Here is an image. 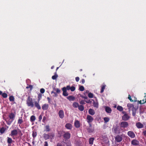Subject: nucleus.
Wrapping results in <instances>:
<instances>
[{
    "mask_svg": "<svg viewBox=\"0 0 146 146\" xmlns=\"http://www.w3.org/2000/svg\"><path fill=\"white\" fill-rule=\"evenodd\" d=\"M27 105L29 107L30 106L32 108H33L34 106V105L32 99L29 97H28V99L27 100Z\"/></svg>",
    "mask_w": 146,
    "mask_h": 146,
    "instance_id": "1",
    "label": "nucleus"
},
{
    "mask_svg": "<svg viewBox=\"0 0 146 146\" xmlns=\"http://www.w3.org/2000/svg\"><path fill=\"white\" fill-rule=\"evenodd\" d=\"M53 90L56 91V92H55L53 95V96L55 97H56L58 96V94L60 93V90L58 88H53Z\"/></svg>",
    "mask_w": 146,
    "mask_h": 146,
    "instance_id": "2",
    "label": "nucleus"
},
{
    "mask_svg": "<svg viewBox=\"0 0 146 146\" xmlns=\"http://www.w3.org/2000/svg\"><path fill=\"white\" fill-rule=\"evenodd\" d=\"M122 137L121 135H118L115 138V142H119L122 141Z\"/></svg>",
    "mask_w": 146,
    "mask_h": 146,
    "instance_id": "3",
    "label": "nucleus"
},
{
    "mask_svg": "<svg viewBox=\"0 0 146 146\" xmlns=\"http://www.w3.org/2000/svg\"><path fill=\"white\" fill-rule=\"evenodd\" d=\"M112 130L115 133L118 134L120 133V131L118 127H113Z\"/></svg>",
    "mask_w": 146,
    "mask_h": 146,
    "instance_id": "4",
    "label": "nucleus"
},
{
    "mask_svg": "<svg viewBox=\"0 0 146 146\" xmlns=\"http://www.w3.org/2000/svg\"><path fill=\"white\" fill-rule=\"evenodd\" d=\"M65 88H66V90H70L72 92L74 91L75 90V88L74 86L70 87V85L67 86L66 87H65Z\"/></svg>",
    "mask_w": 146,
    "mask_h": 146,
    "instance_id": "5",
    "label": "nucleus"
},
{
    "mask_svg": "<svg viewBox=\"0 0 146 146\" xmlns=\"http://www.w3.org/2000/svg\"><path fill=\"white\" fill-rule=\"evenodd\" d=\"M86 120L87 122L89 123H91L92 122L93 120V118L90 115H87Z\"/></svg>",
    "mask_w": 146,
    "mask_h": 146,
    "instance_id": "6",
    "label": "nucleus"
},
{
    "mask_svg": "<svg viewBox=\"0 0 146 146\" xmlns=\"http://www.w3.org/2000/svg\"><path fill=\"white\" fill-rule=\"evenodd\" d=\"M120 125L121 127L123 128H125L128 126V123L127 122L123 121L121 123Z\"/></svg>",
    "mask_w": 146,
    "mask_h": 146,
    "instance_id": "7",
    "label": "nucleus"
},
{
    "mask_svg": "<svg viewBox=\"0 0 146 146\" xmlns=\"http://www.w3.org/2000/svg\"><path fill=\"white\" fill-rule=\"evenodd\" d=\"M58 115L59 117L61 118L62 119L64 117V113L63 111L62 110H61L59 111L58 112Z\"/></svg>",
    "mask_w": 146,
    "mask_h": 146,
    "instance_id": "8",
    "label": "nucleus"
},
{
    "mask_svg": "<svg viewBox=\"0 0 146 146\" xmlns=\"http://www.w3.org/2000/svg\"><path fill=\"white\" fill-rule=\"evenodd\" d=\"M62 90L63 92L62 95L63 96H67L68 95V93L67 92V90H66V88L65 87H63L62 88Z\"/></svg>",
    "mask_w": 146,
    "mask_h": 146,
    "instance_id": "9",
    "label": "nucleus"
},
{
    "mask_svg": "<svg viewBox=\"0 0 146 146\" xmlns=\"http://www.w3.org/2000/svg\"><path fill=\"white\" fill-rule=\"evenodd\" d=\"M127 106L128 107L129 111H133V110L135 109L134 108L133 105L132 104H127Z\"/></svg>",
    "mask_w": 146,
    "mask_h": 146,
    "instance_id": "10",
    "label": "nucleus"
},
{
    "mask_svg": "<svg viewBox=\"0 0 146 146\" xmlns=\"http://www.w3.org/2000/svg\"><path fill=\"white\" fill-rule=\"evenodd\" d=\"M128 135L132 138H134L135 137L134 133L132 131H129L127 132Z\"/></svg>",
    "mask_w": 146,
    "mask_h": 146,
    "instance_id": "11",
    "label": "nucleus"
},
{
    "mask_svg": "<svg viewBox=\"0 0 146 146\" xmlns=\"http://www.w3.org/2000/svg\"><path fill=\"white\" fill-rule=\"evenodd\" d=\"M39 100H38V102L35 101L34 102L36 108L40 110L41 109V107L39 104Z\"/></svg>",
    "mask_w": 146,
    "mask_h": 146,
    "instance_id": "12",
    "label": "nucleus"
},
{
    "mask_svg": "<svg viewBox=\"0 0 146 146\" xmlns=\"http://www.w3.org/2000/svg\"><path fill=\"white\" fill-rule=\"evenodd\" d=\"M15 113H11L9 114V117L10 119L12 120V121L13 120L14 118L15 117Z\"/></svg>",
    "mask_w": 146,
    "mask_h": 146,
    "instance_id": "13",
    "label": "nucleus"
},
{
    "mask_svg": "<svg viewBox=\"0 0 146 146\" xmlns=\"http://www.w3.org/2000/svg\"><path fill=\"white\" fill-rule=\"evenodd\" d=\"M129 118V116L126 113H125L122 117V119L123 120L127 121L128 120Z\"/></svg>",
    "mask_w": 146,
    "mask_h": 146,
    "instance_id": "14",
    "label": "nucleus"
},
{
    "mask_svg": "<svg viewBox=\"0 0 146 146\" xmlns=\"http://www.w3.org/2000/svg\"><path fill=\"white\" fill-rule=\"evenodd\" d=\"M18 131L16 129H14L11 131V134L10 135L11 136H15L17 134Z\"/></svg>",
    "mask_w": 146,
    "mask_h": 146,
    "instance_id": "15",
    "label": "nucleus"
},
{
    "mask_svg": "<svg viewBox=\"0 0 146 146\" xmlns=\"http://www.w3.org/2000/svg\"><path fill=\"white\" fill-rule=\"evenodd\" d=\"M131 144L133 145H136L139 144V142L136 140L133 139L132 141Z\"/></svg>",
    "mask_w": 146,
    "mask_h": 146,
    "instance_id": "16",
    "label": "nucleus"
},
{
    "mask_svg": "<svg viewBox=\"0 0 146 146\" xmlns=\"http://www.w3.org/2000/svg\"><path fill=\"white\" fill-rule=\"evenodd\" d=\"M8 128V127H2L0 129V132L2 134Z\"/></svg>",
    "mask_w": 146,
    "mask_h": 146,
    "instance_id": "17",
    "label": "nucleus"
},
{
    "mask_svg": "<svg viewBox=\"0 0 146 146\" xmlns=\"http://www.w3.org/2000/svg\"><path fill=\"white\" fill-rule=\"evenodd\" d=\"M70 134L68 132H66L64 135V137L65 139H68L70 137Z\"/></svg>",
    "mask_w": 146,
    "mask_h": 146,
    "instance_id": "18",
    "label": "nucleus"
},
{
    "mask_svg": "<svg viewBox=\"0 0 146 146\" xmlns=\"http://www.w3.org/2000/svg\"><path fill=\"white\" fill-rule=\"evenodd\" d=\"M48 107L49 106L48 104H45L42 106V110H47L48 108Z\"/></svg>",
    "mask_w": 146,
    "mask_h": 146,
    "instance_id": "19",
    "label": "nucleus"
},
{
    "mask_svg": "<svg viewBox=\"0 0 146 146\" xmlns=\"http://www.w3.org/2000/svg\"><path fill=\"white\" fill-rule=\"evenodd\" d=\"M74 125L76 128L79 127L80 126L79 121L78 120H76L74 122Z\"/></svg>",
    "mask_w": 146,
    "mask_h": 146,
    "instance_id": "20",
    "label": "nucleus"
},
{
    "mask_svg": "<svg viewBox=\"0 0 146 146\" xmlns=\"http://www.w3.org/2000/svg\"><path fill=\"white\" fill-rule=\"evenodd\" d=\"M137 127L138 128H141L143 127V125L140 122H138L136 124Z\"/></svg>",
    "mask_w": 146,
    "mask_h": 146,
    "instance_id": "21",
    "label": "nucleus"
},
{
    "mask_svg": "<svg viewBox=\"0 0 146 146\" xmlns=\"http://www.w3.org/2000/svg\"><path fill=\"white\" fill-rule=\"evenodd\" d=\"M65 127L67 129L70 130L72 128V125L71 124L68 123L66 124Z\"/></svg>",
    "mask_w": 146,
    "mask_h": 146,
    "instance_id": "22",
    "label": "nucleus"
},
{
    "mask_svg": "<svg viewBox=\"0 0 146 146\" xmlns=\"http://www.w3.org/2000/svg\"><path fill=\"white\" fill-rule=\"evenodd\" d=\"M88 113L90 114L91 115H94L95 113L94 110L91 109H90L89 110Z\"/></svg>",
    "mask_w": 146,
    "mask_h": 146,
    "instance_id": "23",
    "label": "nucleus"
},
{
    "mask_svg": "<svg viewBox=\"0 0 146 146\" xmlns=\"http://www.w3.org/2000/svg\"><path fill=\"white\" fill-rule=\"evenodd\" d=\"M67 99L70 101H73L74 100L75 98L72 96H70L67 97Z\"/></svg>",
    "mask_w": 146,
    "mask_h": 146,
    "instance_id": "24",
    "label": "nucleus"
},
{
    "mask_svg": "<svg viewBox=\"0 0 146 146\" xmlns=\"http://www.w3.org/2000/svg\"><path fill=\"white\" fill-rule=\"evenodd\" d=\"M105 110L106 112L109 113H110L111 111V109L109 107H106Z\"/></svg>",
    "mask_w": 146,
    "mask_h": 146,
    "instance_id": "25",
    "label": "nucleus"
},
{
    "mask_svg": "<svg viewBox=\"0 0 146 146\" xmlns=\"http://www.w3.org/2000/svg\"><path fill=\"white\" fill-rule=\"evenodd\" d=\"M23 122L22 117H19L18 121V124L20 125Z\"/></svg>",
    "mask_w": 146,
    "mask_h": 146,
    "instance_id": "26",
    "label": "nucleus"
},
{
    "mask_svg": "<svg viewBox=\"0 0 146 146\" xmlns=\"http://www.w3.org/2000/svg\"><path fill=\"white\" fill-rule=\"evenodd\" d=\"M79 110L80 111H83L84 109V107L82 105H79L78 107Z\"/></svg>",
    "mask_w": 146,
    "mask_h": 146,
    "instance_id": "27",
    "label": "nucleus"
},
{
    "mask_svg": "<svg viewBox=\"0 0 146 146\" xmlns=\"http://www.w3.org/2000/svg\"><path fill=\"white\" fill-rule=\"evenodd\" d=\"M35 117L34 115H32L30 118V120L32 122H34L35 120Z\"/></svg>",
    "mask_w": 146,
    "mask_h": 146,
    "instance_id": "28",
    "label": "nucleus"
},
{
    "mask_svg": "<svg viewBox=\"0 0 146 146\" xmlns=\"http://www.w3.org/2000/svg\"><path fill=\"white\" fill-rule=\"evenodd\" d=\"M79 105L78 103L76 102H74L73 103V107L75 108H76L78 107Z\"/></svg>",
    "mask_w": 146,
    "mask_h": 146,
    "instance_id": "29",
    "label": "nucleus"
},
{
    "mask_svg": "<svg viewBox=\"0 0 146 146\" xmlns=\"http://www.w3.org/2000/svg\"><path fill=\"white\" fill-rule=\"evenodd\" d=\"M104 120L105 123H107L110 120V118L108 117H105L104 118Z\"/></svg>",
    "mask_w": 146,
    "mask_h": 146,
    "instance_id": "30",
    "label": "nucleus"
},
{
    "mask_svg": "<svg viewBox=\"0 0 146 146\" xmlns=\"http://www.w3.org/2000/svg\"><path fill=\"white\" fill-rule=\"evenodd\" d=\"M58 76L56 72L55 74V75L52 76V78L53 80H56L58 77Z\"/></svg>",
    "mask_w": 146,
    "mask_h": 146,
    "instance_id": "31",
    "label": "nucleus"
},
{
    "mask_svg": "<svg viewBox=\"0 0 146 146\" xmlns=\"http://www.w3.org/2000/svg\"><path fill=\"white\" fill-rule=\"evenodd\" d=\"M12 141L13 140L11 138L9 137H7V142L8 143L11 144L12 143Z\"/></svg>",
    "mask_w": 146,
    "mask_h": 146,
    "instance_id": "32",
    "label": "nucleus"
},
{
    "mask_svg": "<svg viewBox=\"0 0 146 146\" xmlns=\"http://www.w3.org/2000/svg\"><path fill=\"white\" fill-rule=\"evenodd\" d=\"M106 86V85L104 84L102 85V86L101 90L100 91V92L101 93H102V92H104V90L105 89Z\"/></svg>",
    "mask_w": 146,
    "mask_h": 146,
    "instance_id": "33",
    "label": "nucleus"
},
{
    "mask_svg": "<svg viewBox=\"0 0 146 146\" xmlns=\"http://www.w3.org/2000/svg\"><path fill=\"white\" fill-rule=\"evenodd\" d=\"M94 139L93 138H90L89 139V143L90 144H93V142L94 140Z\"/></svg>",
    "mask_w": 146,
    "mask_h": 146,
    "instance_id": "34",
    "label": "nucleus"
},
{
    "mask_svg": "<svg viewBox=\"0 0 146 146\" xmlns=\"http://www.w3.org/2000/svg\"><path fill=\"white\" fill-rule=\"evenodd\" d=\"M138 102L139 104H143L146 102V100H145L143 99L142 100L138 101Z\"/></svg>",
    "mask_w": 146,
    "mask_h": 146,
    "instance_id": "35",
    "label": "nucleus"
},
{
    "mask_svg": "<svg viewBox=\"0 0 146 146\" xmlns=\"http://www.w3.org/2000/svg\"><path fill=\"white\" fill-rule=\"evenodd\" d=\"M117 109L120 111H122L123 110V108L121 106H119L117 107Z\"/></svg>",
    "mask_w": 146,
    "mask_h": 146,
    "instance_id": "36",
    "label": "nucleus"
},
{
    "mask_svg": "<svg viewBox=\"0 0 146 146\" xmlns=\"http://www.w3.org/2000/svg\"><path fill=\"white\" fill-rule=\"evenodd\" d=\"M14 98L13 96H11L9 98V100L11 102H14Z\"/></svg>",
    "mask_w": 146,
    "mask_h": 146,
    "instance_id": "37",
    "label": "nucleus"
},
{
    "mask_svg": "<svg viewBox=\"0 0 146 146\" xmlns=\"http://www.w3.org/2000/svg\"><path fill=\"white\" fill-rule=\"evenodd\" d=\"M65 143L66 145L67 146H70L71 145V142L69 141H66Z\"/></svg>",
    "mask_w": 146,
    "mask_h": 146,
    "instance_id": "38",
    "label": "nucleus"
},
{
    "mask_svg": "<svg viewBox=\"0 0 146 146\" xmlns=\"http://www.w3.org/2000/svg\"><path fill=\"white\" fill-rule=\"evenodd\" d=\"M37 135V133L36 131H33L32 134L33 137L35 138Z\"/></svg>",
    "mask_w": 146,
    "mask_h": 146,
    "instance_id": "39",
    "label": "nucleus"
},
{
    "mask_svg": "<svg viewBox=\"0 0 146 146\" xmlns=\"http://www.w3.org/2000/svg\"><path fill=\"white\" fill-rule=\"evenodd\" d=\"M46 131H49L50 129L49 125H47L45 126Z\"/></svg>",
    "mask_w": 146,
    "mask_h": 146,
    "instance_id": "40",
    "label": "nucleus"
},
{
    "mask_svg": "<svg viewBox=\"0 0 146 146\" xmlns=\"http://www.w3.org/2000/svg\"><path fill=\"white\" fill-rule=\"evenodd\" d=\"M4 98H7V94L5 93H3L2 95Z\"/></svg>",
    "mask_w": 146,
    "mask_h": 146,
    "instance_id": "41",
    "label": "nucleus"
},
{
    "mask_svg": "<svg viewBox=\"0 0 146 146\" xmlns=\"http://www.w3.org/2000/svg\"><path fill=\"white\" fill-rule=\"evenodd\" d=\"M88 96L89 98H92L93 97V94L91 93H89Z\"/></svg>",
    "mask_w": 146,
    "mask_h": 146,
    "instance_id": "42",
    "label": "nucleus"
},
{
    "mask_svg": "<svg viewBox=\"0 0 146 146\" xmlns=\"http://www.w3.org/2000/svg\"><path fill=\"white\" fill-rule=\"evenodd\" d=\"M79 90L81 91H83L84 90V87L83 86H81L79 88Z\"/></svg>",
    "mask_w": 146,
    "mask_h": 146,
    "instance_id": "43",
    "label": "nucleus"
},
{
    "mask_svg": "<svg viewBox=\"0 0 146 146\" xmlns=\"http://www.w3.org/2000/svg\"><path fill=\"white\" fill-rule=\"evenodd\" d=\"M44 137L45 139H47L49 138V135L46 134L44 135Z\"/></svg>",
    "mask_w": 146,
    "mask_h": 146,
    "instance_id": "44",
    "label": "nucleus"
},
{
    "mask_svg": "<svg viewBox=\"0 0 146 146\" xmlns=\"http://www.w3.org/2000/svg\"><path fill=\"white\" fill-rule=\"evenodd\" d=\"M132 111V114L133 116H135V115L136 113V109Z\"/></svg>",
    "mask_w": 146,
    "mask_h": 146,
    "instance_id": "45",
    "label": "nucleus"
},
{
    "mask_svg": "<svg viewBox=\"0 0 146 146\" xmlns=\"http://www.w3.org/2000/svg\"><path fill=\"white\" fill-rule=\"evenodd\" d=\"M45 91V90L43 88H41L40 90V92L41 93L43 94L44 93Z\"/></svg>",
    "mask_w": 146,
    "mask_h": 146,
    "instance_id": "46",
    "label": "nucleus"
},
{
    "mask_svg": "<svg viewBox=\"0 0 146 146\" xmlns=\"http://www.w3.org/2000/svg\"><path fill=\"white\" fill-rule=\"evenodd\" d=\"M39 121H41L42 118V116L41 115H40L39 117Z\"/></svg>",
    "mask_w": 146,
    "mask_h": 146,
    "instance_id": "47",
    "label": "nucleus"
},
{
    "mask_svg": "<svg viewBox=\"0 0 146 146\" xmlns=\"http://www.w3.org/2000/svg\"><path fill=\"white\" fill-rule=\"evenodd\" d=\"M128 98L131 101V102H133V101L132 100L131 96L130 95H129L128 96Z\"/></svg>",
    "mask_w": 146,
    "mask_h": 146,
    "instance_id": "48",
    "label": "nucleus"
},
{
    "mask_svg": "<svg viewBox=\"0 0 146 146\" xmlns=\"http://www.w3.org/2000/svg\"><path fill=\"white\" fill-rule=\"evenodd\" d=\"M26 88H30L32 89L33 88V86L31 85H29Z\"/></svg>",
    "mask_w": 146,
    "mask_h": 146,
    "instance_id": "49",
    "label": "nucleus"
},
{
    "mask_svg": "<svg viewBox=\"0 0 146 146\" xmlns=\"http://www.w3.org/2000/svg\"><path fill=\"white\" fill-rule=\"evenodd\" d=\"M77 82H78L79 80V78L78 77H77L75 78Z\"/></svg>",
    "mask_w": 146,
    "mask_h": 146,
    "instance_id": "50",
    "label": "nucleus"
},
{
    "mask_svg": "<svg viewBox=\"0 0 146 146\" xmlns=\"http://www.w3.org/2000/svg\"><path fill=\"white\" fill-rule=\"evenodd\" d=\"M84 100H81L80 102V104H85V103H84Z\"/></svg>",
    "mask_w": 146,
    "mask_h": 146,
    "instance_id": "51",
    "label": "nucleus"
},
{
    "mask_svg": "<svg viewBox=\"0 0 146 146\" xmlns=\"http://www.w3.org/2000/svg\"><path fill=\"white\" fill-rule=\"evenodd\" d=\"M44 146H48V143L47 141L44 142Z\"/></svg>",
    "mask_w": 146,
    "mask_h": 146,
    "instance_id": "52",
    "label": "nucleus"
},
{
    "mask_svg": "<svg viewBox=\"0 0 146 146\" xmlns=\"http://www.w3.org/2000/svg\"><path fill=\"white\" fill-rule=\"evenodd\" d=\"M46 117H45V116H44L43 117V119H42V121L43 122H44L46 120Z\"/></svg>",
    "mask_w": 146,
    "mask_h": 146,
    "instance_id": "53",
    "label": "nucleus"
},
{
    "mask_svg": "<svg viewBox=\"0 0 146 146\" xmlns=\"http://www.w3.org/2000/svg\"><path fill=\"white\" fill-rule=\"evenodd\" d=\"M47 100H48V102L49 103H50V98L48 97L47 98Z\"/></svg>",
    "mask_w": 146,
    "mask_h": 146,
    "instance_id": "54",
    "label": "nucleus"
},
{
    "mask_svg": "<svg viewBox=\"0 0 146 146\" xmlns=\"http://www.w3.org/2000/svg\"><path fill=\"white\" fill-rule=\"evenodd\" d=\"M82 82V84H84L85 82V80L84 79H82L81 80Z\"/></svg>",
    "mask_w": 146,
    "mask_h": 146,
    "instance_id": "55",
    "label": "nucleus"
},
{
    "mask_svg": "<svg viewBox=\"0 0 146 146\" xmlns=\"http://www.w3.org/2000/svg\"><path fill=\"white\" fill-rule=\"evenodd\" d=\"M86 102L87 103H90L91 102V101H90V100H88V101H86Z\"/></svg>",
    "mask_w": 146,
    "mask_h": 146,
    "instance_id": "56",
    "label": "nucleus"
},
{
    "mask_svg": "<svg viewBox=\"0 0 146 146\" xmlns=\"http://www.w3.org/2000/svg\"><path fill=\"white\" fill-rule=\"evenodd\" d=\"M143 133L144 135L146 136V131H145L143 132Z\"/></svg>",
    "mask_w": 146,
    "mask_h": 146,
    "instance_id": "57",
    "label": "nucleus"
},
{
    "mask_svg": "<svg viewBox=\"0 0 146 146\" xmlns=\"http://www.w3.org/2000/svg\"><path fill=\"white\" fill-rule=\"evenodd\" d=\"M94 106L96 107V108H98V105L97 104H96L94 105Z\"/></svg>",
    "mask_w": 146,
    "mask_h": 146,
    "instance_id": "58",
    "label": "nucleus"
},
{
    "mask_svg": "<svg viewBox=\"0 0 146 146\" xmlns=\"http://www.w3.org/2000/svg\"><path fill=\"white\" fill-rule=\"evenodd\" d=\"M86 93H89V91L88 90H86Z\"/></svg>",
    "mask_w": 146,
    "mask_h": 146,
    "instance_id": "59",
    "label": "nucleus"
},
{
    "mask_svg": "<svg viewBox=\"0 0 146 146\" xmlns=\"http://www.w3.org/2000/svg\"><path fill=\"white\" fill-rule=\"evenodd\" d=\"M3 93H2V92L1 91H0V95H2V94H3Z\"/></svg>",
    "mask_w": 146,
    "mask_h": 146,
    "instance_id": "60",
    "label": "nucleus"
},
{
    "mask_svg": "<svg viewBox=\"0 0 146 146\" xmlns=\"http://www.w3.org/2000/svg\"><path fill=\"white\" fill-rule=\"evenodd\" d=\"M57 146H62L61 145L58 144L57 145Z\"/></svg>",
    "mask_w": 146,
    "mask_h": 146,
    "instance_id": "61",
    "label": "nucleus"
},
{
    "mask_svg": "<svg viewBox=\"0 0 146 146\" xmlns=\"http://www.w3.org/2000/svg\"><path fill=\"white\" fill-rule=\"evenodd\" d=\"M83 98L85 99H87V96H84V97Z\"/></svg>",
    "mask_w": 146,
    "mask_h": 146,
    "instance_id": "62",
    "label": "nucleus"
},
{
    "mask_svg": "<svg viewBox=\"0 0 146 146\" xmlns=\"http://www.w3.org/2000/svg\"><path fill=\"white\" fill-rule=\"evenodd\" d=\"M54 92H55L53 91L51 92V94H54Z\"/></svg>",
    "mask_w": 146,
    "mask_h": 146,
    "instance_id": "63",
    "label": "nucleus"
},
{
    "mask_svg": "<svg viewBox=\"0 0 146 146\" xmlns=\"http://www.w3.org/2000/svg\"><path fill=\"white\" fill-rule=\"evenodd\" d=\"M54 66H52L51 67V69H53L54 68Z\"/></svg>",
    "mask_w": 146,
    "mask_h": 146,
    "instance_id": "64",
    "label": "nucleus"
}]
</instances>
